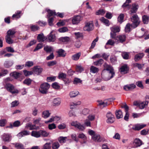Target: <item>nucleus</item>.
Returning a JSON list of instances; mask_svg holds the SVG:
<instances>
[{"label": "nucleus", "mask_w": 149, "mask_h": 149, "mask_svg": "<svg viewBox=\"0 0 149 149\" xmlns=\"http://www.w3.org/2000/svg\"><path fill=\"white\" fill-rule=\"evenodd\" d=\"M13 64V63L11 61H7L5 62L4 65L6 68H9Z\"/></svg>", "instance_id": "45"}, {"label": "nucleus", "mask_w": 149, "mask_h": 149, "mask_svg": "<svg viewBox=\"0 0 149 149\" xmlns=\"http://www.w3.org/2000/svg\"><path fill=\"white\" fill-rule=\"evenodd\" d=\"M57 52L58 54L59 57H64L66 55V53L65 52V51L62 49H58Z\"/></svg>", "instance_id": "24"}, {"label": "nucleus", "mask_w": 149, "mask_h": 149, "mask_svg": "<svg viewBox=\"0 0 149 149\" xmlns=\"http://www.w3.org/2000/svg\"><path fill=\"white\" fill-rule=\"evenodd\" d=\"M71 124V125L80 131H83L85 128V126L83 124H81L77 121L72 122Z\"/></svg>", "instance_id": "6"}, {"label": "nucleus", "mask_w": 149, "mask_h": 149, "mask_svg": "<svg viewBox=\"0 0 149 149\" xmlns=\"http://www.w3.org/2000/svg\"><path fill=\"white\" fill-rule=\"evenodd\" d=\"M133 143L135 148L140 147L143 144L142 141L138 138L135 139Z\"/></svg>", "instance_id": "14"}, {"label": "nucleus", "mask_w": 149, "mask_h": 149, "mask_svg": "<svg viewBox=\"0 0 149 149\" xmlns=\"http://www.w3.org/2000/svg\"><path fill=\"white\" fill-rule=\"evenodd\" d=\"M11 136L9 134L4 133L2 135V139L5 142H9L11 139Z\"/></svg>", "instance_id": "19"}, {"label": "nucleus", "mask_w": 149, "mask_h": 149, "mask_svg": "<svg viewBox=\"0 0 149 149\" xmlns=\"http://www.w3.org/2000/svg\"><path fill=\"white\" fill-rule=\"evenodd\" d=\"M82 18L80 15H77L74 16L72 20V22L74 24L79 23L81 20Z\"/></svg>", "instance_id": "15"}, {"label": "nucleus", "mask_w": 149, "mask_h": 149, "mask_svg": "<svg viewBox=\"0 0 149 149\" xmlns=\"http://www.w3.org/2000/svg\"><path fill=\"white\" fill-rule=\"evenodd\" d=\"M129 68L127 64H124L121 66L120 69V71L123 74H125L128 73Z\"/></svg>", "instance_id": "11"}, {"label": "nucleus", "mask_w": 149, "mask_h": 149, "mask_svg": "<svg viewBox=\"0 0 149 149\" xmlns=\"http://www.w3.org/2000/svg\"><path fill=\"white\" fill-rule=\"evenodd\" d=\"M132 28H134L132 26V24H130V23H128L127 24L125 27V31L126 32H129L131 31Z\"/></svg>", "instance_id": "30"}, {"label": "nucleus", "mask_w": 149, "mask_h": 149, "mask_svg": "<svg viewBox=\"0 0 149 149\" xmlns=\"http://www.w3.org/2000/svg\"><path fill=\"white\" fill-rule=\"evenodd\" d=\"M138 5L136 4H133L132 5V7L130 8L131 10L130 11L129 13L130 14H132V13H136V12L137 10L138 9Z\"/></svg>", "instance_id": "17"}, {"label": "nucleus", "mask_w": 149, "mask_h": 149, "mask_svg": "<svg viewBox=\"0 0 149 149\" xmlns=\"http://www.w3.org/2000/svg\"><path fill=\"white\" fill-rule=\"evenodd\" d=\"M52 33V31H51L48 36V40L49 42H54L56 39L55 35L53 34Z\"/></svg>", "instance_id": "21"}, {"label": "nucleus", "mask_w": 149, "mask_h": 149, "mask_svg": "<svg viewBox=\"0 0 149 149\" xmlns=\"http://www.w3.org/2000/svg\"><path fill=\"white\" fill-rule=\"evenodd\" d=\"M122 55L124 59H129V55L128 53L126 52H123Z\"/></svg>", "instance_id": "51"}, {"label": "nucleus", "mask_w": 149, "mask_h": 149, "mask_svg": "<svg viewBox=\"0 0 149 149\" xmlns=\"http://www.w3.org/2000/svg\"><path fill=\"white\" fill-rule=\"evenodd\" d=\"M50 114L51 113H50L49 110L44 111L42 113V117L44 118H47L49 117Z\"/></svg>", "instance_id": "31"}, {"label": "nucleus", "mask_w": 149, "mask_h": 149, "mask_svg": "<svg viewBox=\"0 0 149 149\" xmlns=\"http://www.w3.org/2000/svg\"><path fill=\"white\" fill-rule=\"evenodd\" d=\"M31 80L29 78L25 79L24 81V83L27 85H30L31 83Z\"/></svg>", "instance_id": "63"}, {"label": "nucleus", "mask_w": 149, "mask_h": 149, "mask_svg": "<svg viewBox=\"0 0 149 149\" xmlns=\"http://www.w3.org/2000/svg\"><path fill=\"white\" fill-rule=\"evenodd\" d=\"M111 30L110 33V37L111 38H115L117 33L119 32L120 31V27L118 26H113L110 27Z\"/></svg>", "instance_id": "4"}, {"label": "nucleus", "mask_w": 149, "mask_h": 149, "mask_svg": "<svg viewBox=\"0 0 149 149\" xmlns=\"http://www.w3.org/2000/svg\"><path fill=\"white\" fill-rule=\"evenodd\" d=\"M50 87V85L48 83H44L41 84L39 89V92L42 94H46Z\"/></svg>", "instance_id": "3"}, {"label": "nucleus", "mask_w": 149, "mask_h": 149, "mask_svg": "<svg viewBox=\"0 0 149 149\" xmlns=\"http://www.w3.org/2000/svg\"><path fill=\"white\" fill-rule=\"evenodd\" d=\"M124 17V15L123 14H121L118 17V21L121 23L123 22Z\"/></svg>", "instance_id": "56"}, {"label": "nucleus", "mask_w": 149, "mask_h": 149, "mask_svg": "<svg viewBox=\"0 0 149 149\" xmlns=\"http://www.w3.org/2000/svg\"><path fill=\"white\" fill-rule=\"evenodd\" d=\"M56 79V77H50L47 78V81L49 82L54 81Z\"/></svg>", "instance_id": "58"}, {"label": "nucleus", "mask_w": 149, "mask_h": 149, "mask_svg": "<svg viewBox=\"0 0 149 149\" xmlns=\"http://www.w3.org/2000/svg\"><path fill=\"white\" fill-rule=\"evenodd\" d=\"M30 28L32 31H35L39 29V27L36 25H31L30 26Z\"/></svg>", "instance_id": "53"}, {"label": "nucleus", "mask_w": 149, "mask_h": 149, "mask_svg": "<svg viewBox=\"0 0 149 149\" xmlns=\"http://www.w3.org/2000/svg\"><path fill=\"white\" fill-rule=\"evenodd\" d=\"M79 93V92L77 91H71L69 93V96L71 98L74 97H76L78 94Z\"/></svg>", "instance_id": "32"}, {"label": "nucleus", "mask_w": 149, "mask_h": 149, "mask_svg": "<svg viewBox=\"0 0 149 149\" xmlns=\"http://www.w3.org/2000/svg\"><path fill=\"white\" fill-rule=\"evenodd\" d=\"M22 12L21 11H17L16 12L15 14H13L12 16L13 18H18L20 17V14Z\"/></svg>", "instance_id": "46"}, {"label": "nucleus", "mask_w": 149, "mask_h": 149, "mask_svg": "<svg viewBox=\"0 0 149 149\" xmlns=\"http://www.w3.org/2000/svg\"><path fill=\"white\" fill-rule=\"evenodd\" d=\"M53 102L55 106H59L61 102V100L60 98H58L54 99L53 101Z\"/></svg>", "instance_id": "28"}, {"label": "nucleus", "mask_w": 149, "mask_h": 149, "mask_svg": "<svg viewBox=\"0 0 149 149\" xmlns=\"http://www.w3.org/2000/svg\"><path fill=\"white\" fill-rule=\"evenodd\" d=\"M40 136H42L43 137H47L49 134V133L45 130H40Z\"/></svg>", "instance_id": "41"}, {"label": "nucleus", "mask_w": 149, "mask_h": 149, "mask_svg": "<svg viewBox=\"0 0 149 149\" xmlns=\"http://www.w3.org/2000/svg\"><path fill=\"white\" fill-rule=\"evenodd\" d=\"M143 21L145 24H147L149 21V17L148 16L144 15L143 16Z\"/></svg>", "instance_id": "44"}, {"label": "nucleus", "mask_w": 149, "mask_h": 149, "mask_svg": "<svg viewBox=\"0 0 149 149\" xmlns=\"http://www.w3.org/2000/svg\"><path fill=\"white\" fill-rule=\"evenodd\" d=\"M43 45L42 44L39 43L37 45L36 47L34 49L33 51L36 52L42 48Z\"/></svg>", "instance_id": "57"}, {"label": "nucleus", "mask_w": 149, "mask_h": 149, "mask_svg": "<svg viewBox=\"0 0 149 149\" xmlns=\"http://www.w3.org/2000/svg\"><path fill=\"white\" fill-rule=\"evenodd\" d=\"M91 72L95 73L99 71V69L94 66H92L90 68Z\"/></svg>", "instance_id": "40"}, {"label": "nucleus", "mask_w": 149, "mask_h": 149, "mask_svg": "<svg viewBox=\"0 0 149 149\" xmlns=\"http://www.w3.org/2000/svg\"><path fill=\"white\" fill-rule=\"evenodd\" d=\"M51 148L50 143H47L44 145L43 149H51Z\"/></svg>", "instance_id": "64"}, {"label": "nucleus", "mask_w": 149, "mask_h": 149, "mask_svg": "<svg viewBox=\"0 0 149 149\" xmlns=\"http://www.w3.org/2000/svg\"><path fill=\"white\" fill-rule=\"evenodd\" d=\"M92 139L94 141L97 142H100L102 140V138L98 134H95L92 136Z\"/></svg>", "instance_id": "13"}, {"label": "nucleus", "mask_w": 149, "mask_h": 149, "mask_svg": "<svg viewBox=\"0 0 149 149\" xmlns=\"http://www.w3.org/2000/svg\"><path fill=\"white\" fill-rule=\"evenodd\" d=\"M115 115L117 119H119L123 117V115L121 111L120 110H116L115 112Z\"/></svg>", "instance_id": "25"}, {"label": "nucleus", "mask_w": 149, "mask_h": 149, "mask_svg": "<svg viewBox=\"0 0 149 149\" xmlns=\"http://www.w3.org/2000/svg\"><path fill=\"white\" fill-rule=\"evenodd\" d=\"M5 87L7 91L12 94L17 93H18V90L15 88L14 86L11 84H7L6 85Z\"/></svg>", "instance_id": "7"}, {"label": "nucleus", "mask_w": 149, "mask_h": 149, "mask_svg": "<svg viewBox=\"0 0 149 149\" xmlns=\"http://www.w3.org/2000/svg\"><path fill=\"white\" fill-rule=\"evenodd\" d=\"M100 20L102 22L104 23L107 26H109V21L108 19H105L104 17H102L100 19Z\"/></svg>", "instance_id": "43"}, {"label": "nucleus", "mask_w": 149, "mask_h": 149, "mask_svg": "<svg viewBox=\"0 0 149 149\" xmlns=\"http://www.w3.org/2000/svg\"><path fill=\"white\" fill-rule=\"evenodd\" d=\"M15 147L17 149H24V145L20 143H13Z\"/></svg>", "instance_id": "38"}, {"label": "nucleus", "mask_w": 149, "mask_h": 149, "mask_svg": "<svg viewBox=\"0 0 149 149\" xmlns=\"http://www.w3.org/2000/svg\"><path fill=\"white\" fill-rule=\"evenodd\" d=\"M76 70L78 72H81L84 70V69L81 65H77Z\"/></svg>", "instance_id": "59"}, {"label": "nucleus", "mask_w": 149, "mask_h": 149, "mask_svg": "<svg viewBox=\"0 0 149 149\" xmlns=\"http://www.w3.org/2000/svg\"><path fill=\"white\" fill-rule=\"evenodd\" d=\"M146 126L145 124H137L132 127V129L134 130H139Z\"/></svg>", "instance_id": "18"}, {"label": "nucleus", "mask_w": 149, "mask_h": 149, "mask_svg": "<svg viewBox=\"0 0 149 149\" xmlns=\"http://www.w3.org/2000/svg\"><path fill=\"white\" fill-rule=\"evenodd\" d=\"M104 69L103 70H105L107 72H114L113 69L112 67L110 65L107 64L105 63L104 64Z\"/></svg>", "instance_id": "16"}, {"label": "nucleus", "mask_w": 149, "mask_h": 149, "mask_svg": "<svg viewBox=\"0 0 149 149\" xmlns=\"http://www.w3.org/2000/svg\"><path fill=\"white\" fill-rule=\"evenodd\" d=\"M102 78L105 81L109 80L112 78L115 75L114 72H107L103 70L102 73Z\"/></svg>", "instance_id": "2"}, {"label": "nucleus", "mask_w": 149, "mask_h": 149, "mask_svg": "<svg viewBox=\"0 0 149 149\" xmlns=\"http://www.w3.org/2000/svg\"><path fill=\"white\" fill-rule=\"evenodd\" d=\"M131 1L130 0H126L125 3L122 5V7L123 8H125L126 7H127L128 9H130L131 7V6L129 5V3H131Z\"/></svg>", "instance_id": "33"}, {"label": "nucleus", "mask_w": 149, "mask_h": 149, "mask_svg": "<svg viewBox=\"0 0 149 149\" xmlns=\"http://www.w3.org/2000/svg\"><path fill=\"white\" fill-rule=\"evenodd\" d=\"M104 62V61L102 59H100L99 60L93 62L94 65L98 66H100Z\"/></svg>", "instance_id": "35"}, {"label": "nucleus", "mask_w": 149, "mask_h": 149, "mask_svg": "<svg viewBox=\"0 0 149 149\" xmlns=\"http://www.w3.org/2000/svg\"><path fill=\"white\" fill-rule=\"evenodd\" d=\"M33 65V62L32 61H28L26 63L25 66L28 67H30Z\"/></svg>", "instance_id": "62"}, {"label": "nucleus", "mask_w": 149, "mask_h": 149, "mask_svg": "<svg viewBox=\"0 0 149 149\" xmlns=\"http://www.w3.org/2000/svg\"><path fill=\"white\" fill-rule=\"evenodd\" d=\"M93 29V25L92 22H89L86 23L85 26L84 27L85 31H89Z\"/></svg>", "instance_id": "10"}, {"label": "nucleus", "mask_w": 149, "mask_h": 149, "mask_svg": "<svg viewBox=\"0 0 149 149\" xmlns=\"http://www.w3.org/2000/svg\"><path fill=\"white\" fill-rule=\"evenodd\" d=\"M105 11L103 9H100L97 12H96V14L97 15H103L105 13Z\"/></svg>", "instance_id": "60"}, {"label": "nucleus", "mask_w": 149, "mask_h": 149, "mask_svg": "<svg viewBox=\"0 0 149 149\" xmlns=\"http://www.w3.org/2000/svg\"><path fill=\"white\" fill-rule=\"evenodd\" d=\"M67 75L66 74L61 72L59 73L58 78L60 79H63L66 78Z\"/></svg>", "instance_id": "42"}, {"label": "nucleus", "mask_w": 149, "mask_h": 149, "mask_svg": "<svg viewBox=\"0 0 149 149\" xmlns=\"http://www.w3.org/2000/svg\"><path fill=\"white\" fill-rule=\"evenodd\" d=\"M144 55L143 53H139L135 56L134 60L136 62L142 59Z\"/></svg>", "instance_id": "22"}, {"label": "nucleus", "mask_w": 149, "mask_h": 149, "mask_svg": "<svg viewBox=\"0 0 149 149\" xmlns=\"http://www.w3.org/2000/svg\"><path fill=\"white\" fill-rule=\"evenodd\" d=\"M81 54V53L80 52L74 54L71 57L72 59L74 61L78 60L79 59Z\"/></svg>", "instance_id": "29"}, {"label": "nucleus", "mask_w": 149, "mask_h": 149, "mask_svg": "<svg viewBox=\"0 0 149 149\" xmlns=\"http://www.w3.org/2000/svg\"><path fill=\"white\" fill-rule=\"evenodd\" d=\"M148 103V102L146 101L143 102H140L139 104V106L140 109H143L147 105Z\"/></svg>", "instance_id": "27"}, {"label": "nucleus", "mask_w": 149, "mask_h": 149, "mask_svg": "<svg viewBox=\"0 0 149 149\" xmlns=\"http://www.w3.org/2000/svg\"><path fill=\"white\" fill-rule=\"evenodd\" d=\"M136 87L135 84H132L124 86L123 87V89L125 91H128L133 89L135 88Z\"/></svg>", "instance_id": "12"}, {"label": "nucleus", "mask_w": 149, "mask_h": 149, "mask_svg": "<svg viewBox=\"0 0 149 149\" xmlns=\"http://www.w3.org/2000/svg\"><path fill=\"white\" fill-rule=\"evenodd\" d=\"M31 135L35 137L38 138L40 137V130L39 131H33L31 132Z\"/></svg>", "instance_id": "23"}, {"label": "nucleus", "mask_w": 149, "mask_h": 149, "mask_svg": "<svg viewBox=\"0 0 149 149\" xmlns=\"http://www.w3.org/2000/svg\"><path fill=\"white\" fill-rule=\"evenodd\" d=\"M82 80H81L80 79L75 78L74 79L73 82L74 84H77L79 83H81L82 82Z\"/></svg>", "instance_id": "54"}, {"label": "nucleus", "mask_w": 149, "mask_h": 149, "mask_svg": "<svg viewBox=\"0 0 149 149\" xmlns=\"http://www.w3.org/2000/svg\"><path fill=\"white\" fill-rule=\"evenodd\" d=\"M58 127L59 130H63L66 127V125L65 124L62 123L59 125L58 126Z\"/></svg>", "instance_id": "49"}, {"label": "nucleus", "mask_w": 149, "mask_h": 149, "mask_svg": "<svg viewBox=\"0 0 149 149\" xmlns=\"http://www.w3.org/2000/svg\"><path fill=\"white\" fill-rule=\"evenodd\" d=\"M37 39L39 42H43L45 39L43 33L38 34L37 37Z\"/></svg>", "instance_id": "34"}, {"label": "nucleus", "mask_w": 149, "mask_h": 149, "mask_svg": "<svg viewBox=\"0 0 149 149\" xmlns=\"http://www.w3.org/2000/svg\"><path fill=\"white\" fill-rule=\"evenodd\" d=\"M98 37H97L92 42L91 47L90 48L91 49H93L94 48L96 42L98 41Z\"/></svg>", "instance_id": "52"}, {"label": "nucleus", "mask_w": 149, "mask_h": 149, "mask_svg": "<svg viewBox=\"0 0 149 149\" xmlns=\"http://www.w3.org/2000/svg\"><path fill=\"white\" fill-rule=\"evenodd\" d=\"M56 127V125L54 123H52L48 125V128L49 130L55 129Z\"/></svg>", "instance_id": "55"}, {"label": "nucleus", "mask_w": 149, "mask_h": 149, "mask_svg": "<svg viewBox=\"0 0 149 149\" xmlns=\"http://www.w3.org/2000/svg\"><path fill=\"white\" fill-rule=\"evenodd\" d=\"M26 128L30 130H33L36 129L35 125H32L30 123H28L26 124L25 126Z\"/></svg>", "instance_id": "26"}, {"label": "nucleus", "mask_w": 149, "mask_h": 149, "mask_svg": "<svg viewBox=\"0 0 149 149\" xmlns=\"http://www.w3.org/2000/svg\"><path fill=\"white\" fill-rule=\"evenodd\" d=\"M16 32L13 29L9 30L7 32V35L5 39L6 42L8 44H11L13 43V40L12 39L15 37L14 35Z\"/></svg>", "instance_id": "1"}, {"label": "nucleus", "mask_w": 149, "mask_h": 149, "mask_svg": "<svg viewBox=\"0 0 149 149\" xmlns=\"http://www.w3.org/2000/svg\"><path fill=\"white\" fill-rule=\"evenodd\" d=\"M48 15L47 16V18H49L50 17L56 15V12L54 11H52L48 9L47 10Z\"/></svg>", "instance_id": "36"}, {"label": "nucleus", "mask_w": 149, "mask_h": 149, "mask_svg": "<svg viewBox=\"0 0 149 149\" xmlns=\"http://www.w3.org/2000/svg\"><path fill=\"white\" fill-rule=\"evenodd\" d=\"M81 104L80 102H78L76 103L72 102L70 104V107L71 109H73L77 105H79Z\"/></svg>", "instance_id": "47"}, {"label": "nucleus", "mask_w": 149, "mask_h": 149, "mask_svg": "<svg viewBox=\"0 0 149 149\" xmlns=\"http://www.w3.org/2000/svg\"><path fill=\"white\" fill-rule=\"evenodd\" d=\"M116 40V43H123L125 42L126 39V36L124 34L118 35L115 38Z\"/></svg>", "instance_id": "9"}, {"label": "nucleus", "mask_w": 149, "mask_h": 149, "mask_svg": "<svg viewBox=\"0 0 149 149\" xmlns=\"http://www.w3.org/2000/svg\"><path fill=\"white\" fill-rule=\"evenodd\" d=\"M67 139V137L60 136L58 138V140L60 143H63L66 141Z\"/></svg>", "instance_id": "37"}, {"label": "nucleus", "mask_w": 149, "mask_h": 149, "mask_svg": "<svg viewBox=\"0 0 149 149\" xmlns=\"http://www.w3.org/2000/svg\"><path fill=\"white\" fill-rule=\"evenodd\" d=\"M44 50L47 52H50L52 51V47L49 46H46L44 48Z\"/></svg>", "instance_id": "61"}, {"label": "nucleus", "mask_w": 149, "mask_h": 149, "mask_svg": "<svg viewBox=\"0 0 149 149\" xmlns=\"http://www.w3.org/2000/svg\"><path fill=\"white\" fill-rule=\"evenodd\" d=\"M33 71L35 73L38 75L42 72V69L40 66H35L33 68Z\"/></svg>", "instance_id": "20"}, {"label": "nucleus", "mask_w": 149, "mask_h": 149, "mask_svg": "<svg viewBox=\"0 0 149 149\" xmlns=\"http://www.w3.org/2000/svg\"><path fill=\"white\" fill-rule=\"evenodd\" d=\"M116 42V41L115 42L112 39H109L108 41L106 44V45H109L111 46H113Z\"/></svg>", "instance_id": "50"}, {"label": "nucleus", "mask_w": 149, "mask_h": 149, "mask_svg": "<svg viewBox=\"0 0 149 149\" xmlns=\"http://www.w3.org/2000/svg\"><path fill=\"white\" fill-rule=\"evenodd\" d=\"M131 20L132 23V26L134 28H136L139 24L140 23L139 18L137 15L135 14L131 17Z\"/></svg>", "instance_id": "5"}, {"label": "nucleus", "mask_w": 149, "mask_h": 149, "mask_svg": "<svg viewBox=\"0 0 149 149\" xmlns=\"http://www.w3.org/2000/svg\"><path fill=\"white\" fill-rule=\"evenodd\" d=\"M106 117L107 118L106 122L108 123H113L115 120L114 115L110 112H109L107 113Z\"/></svg>", "instance_id": "8"}, {"label": "nucleus", "mask_w": 149, "mask_h": 149, "mask_svg": "<svg viewBox=\"0 0 149 149\" xmlns=\"http://www.w3.org/2000/svg\"><path fill=\"white\" fill-rule=\"evenodd\" d=\"M60 146L58 142L54 143L52 145V148L53 149H58Z\"/></svg>", "instance_id": "48"}, {"label": "nucleus", "mask_w": 149, "mask_h": 149, "mask_svg": "<svg viewBox=\"0 0 149 149\" xmlns=\"http://www.w3.org/2000/svg\"><path fill=\"white\" fill-rule=\"evenodd\" d=\"M60 119V118L57 116H56L54 117H52L51 118H50L49 120H48L46 121L45 122V123H49L52 122L54 121L55 120L57 119V120H59Z\"/></svg>", "instance_id": "39"}]
</instances>
